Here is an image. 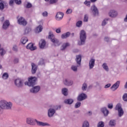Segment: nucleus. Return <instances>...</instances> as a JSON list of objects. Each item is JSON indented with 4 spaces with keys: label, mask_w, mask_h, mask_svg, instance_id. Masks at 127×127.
Masks as SVG:
<instances>
[{
    "label": "nucleus",
    "mask_w": 127,
    "mask_h": 127,
    "mask_svg": "<svg viewBox=\"0 0 127 127\" xmlns=\"http://www.w3.org/2000/svg\"><path fill=\"white\" fill-rule=\"evenodd\" d=\"M36 123L37 126L39 127H50V124L48 123L40 122L32 118H28L26 119V123L27 125H29V126H35V125H36Z\"/></svg>",
    "instance_id": "obj_1"
},
{
    "label": "nucleus",
    "mask_w": 127,
    "mask_h": 127,
    "mask_svg": "<svg viewBox=\"0 0 127 127\" xmlns=\"http://www.w3.org/2000/svg\"><path fill=\"white\" fill-rule=\"evenodd\" d=\"M12 103L5 100L0 101V112L1 110H11Z\"/></svg>",
    "instance_id": "obj_2"
},
{
    "label": "nucleus",
    "mask_w": 127,
    "mask_h": 127,
    "mask_svg": "<svg viewBox=\"0 0 127 127\" xmlns=\"http://www.w3.org/2000/svg\"><path fill=\"white\" fill-rule=\"evenodd\" d=\"M60 109H61V105H52L51 106L48 111V116L49 118H52L56 113V111H58V110H60Z\"/></svg>",
    "instance_id": "obj_3"
},
{
    "label": "nucleus",
    "mask_w": 127,
    "mask_h": 127,
    "mask_svg": "<svg viewBox=\"0 0 127 127\" xmlns=\"http://www.w3.org/2000/svg\"><path fill=\"white\" fill-rule=\"evenodd\" d=\"M80 40L78 42V45H84L86 42V39H87V35H86V32L84 30H82L79 33Z\"/></svg>",
    "instance_id": "obj_4"
},
{
    "label": "nucleus",
    "mask_w": 127,
    "mask_h": 127,
    "mask_svg": "<svg viewBox=\"0 0 127 127\" xmlns=\"http://www.w3.org/2000/svg\"><path fill=\"white\" fill-rule=\"evenodd\" d=\"M49 39H50L54 46H59L60 45L59 40L55 38V36H54L52 32H50L49 33Z\"/></svg>",
    "instance_id": "obj_5"
},
{
    "label": "nucleus",
    "mask_w": 127,
    "mask_h": 127,
    "mask_svg": "<svg viewBox=\"0 0 127 127\" xmlns=\"http://www.w3.org/2000/svg\"><path fill=\"white\" fill-rule=\"evenodd\" d=\"M115 110L116 111H118L119 117L121 118L124 116V110H123V108H122V105L121 104L119 103L117 104L115 107Z\"/></svg>",
    "instance_id": "obj_6"
},
{
    "label": "nucleus",
    "mask_w": 127,
    "mask_h": 127,
    "mask_svg": "<svg viewBox=\"0 0 127 127\" xmlns=\"http://www.w3.org/2000/svg\"><path fill=\"white\" fill-rule=\"evenodd\" d=\"M17 19V22L20 25H23V26H25V25L27 24V22L23 17H18Z\"/></svg>",
    "instance_id": "obj_7"
},
{
    "label": "nucleus",
    "mask_w": 127,
    "mask_h": 127,
    "mask_svg": "<svg viewBox=\"0 0 127 127\" xmlns=\"http://www.w3.org/2000/svg\"><path fill=\"white\" fill-rule=\"evenodd\" d=\"M37 84L36 80H28L27 81L24 82L25 86H28V87H33Z\"/></svg>",
    "instance_id": "obj_8"
},
{
    "label": "nucleus",
    "mask_w": 127,
    "mask_h": 127,
    "mask_svg": "<svg viewBox=\"0 0 127 127\" xmlns=\"http://www.w3.org/2000/svg\"><path fill=\"white\" fill-rule=\"evenodd\" d=\"M40 89L41 88L39 86H33V87L30 89V93L32 94H37V93L40 91Z\"/></svg>",
    "instance_id": "obj_9"
},
{
    "label": "nucleus",
    "mask_w": 127,
    "mask_h": 127,
    "mask_svg": "<svg viewBox=\"0 0 127 127\" xmlns=\"http://www.w3.org/2000/svg\"><path fill=\"white\" fill-rule=\"evenodd\" d=\"M86 99H87V95L83 93L79 94L77 98V100L78 102H82V101H84V100H86Z\"/></svg>",
    "instance_id": "obj_10"
},
{
    "label": "nucleus",
    "mask_w": 127,
    "mask_h": 127,
    "mask_svg": "<svg viewBox=\"0 0 127 127\" xmlns=\"http://www.w3.org/2000/svg\"><path fill=\"white\" fill-rule=\"evenodd\" d=\"M75 62L78 66H81L82 63V56L81 55H78L75 57Z\"/></svg>",
    "instance_id": "obj_11"
},
{
    "label": "nucleus",
    "mask_w": 127,
    "mask_h": 127,
    "mask_svg": "<svg viewBox=\"0 0 127 127\" xmlns=\"http://www.w3.org/2000/svg\"><path fill=\"white\" fill-rule=\"evenodd\" d=\"M91 10L94 16L98 15L99 14L98 8H97V7H96L95 5H93L91 7Z\"/></svg>",
    "instance_id": "obj_12"
},
{
    "label": "nucleus",
    "mask_w": 127,
    "mask_h": 127,
    "mask_svg": "<svg viewBox=\"0 0 127 127\" xmlns=\"http://www.w3.org/2000/svg\"><path fill=\"white\" fill-rule=\"evenodd\" d=\"M109 15L110 17H117L118 16V11L114 9L111 10L109 12Z\"/></svg>",
    "instance_id": "obj_13"
},
{
    "label": "nucleus",
    "mask_w": 127,
    "mask_h": 127,
    "mask_svg": "<svg viewBox=\"0 0 127 127\" xmlns=\"http://www.w3.org/2000/svg\"><path fill=\"white\" fill-rule=\"evenodd\" d=\"M14 83L16 87L18 88H20L23 86V81L21 80H15Z\"/></svg>",
    "instance_id": "obj_14"
},
{
    "label": "nucleus",
    "mask_w": 127,
    "mask_h": 127,
    "mask_svg": "<svg viewBox=\"0 0 127 127\" xmlns=\"http://www.w3.org/2000/svg\"><path fill=\"white\" fill-rule=\"evenodd\" d=\"M95 59H91L89 62V68L90 70H92L95 67Z\"/></svg>",
    "instance_id": "obj_15"
},
{
    "label": "nucleus",
    "mask_w": 127,
    "mask_h": 127,
    "mask_svg": "<svg viewBox=\"0 0 127 127\" xmlns=\"http://www.w3.org/2000/svg\"><path fill=\"white\" fill-rule=\"evenodd\" d=\"M70 46V44L68 42L64 43L61 47V51H65L67 49V47Z\"/></svg>",
    "instance_id": "obj_16"
},
{
    "label": "nucleus",
    "mask_w": 127,
    "mask_h": 127,
    "mask_svg": "<svg viewBox=\"0 0 127 127\" xmlns=\"http://www.w3.org/2000/svg\"><path fill=\"white\" fill-rule=\"evenodd\" d=\"M9 25H10V23L9 22V20H6L3 23L2 25V29L5 30H6L7 28H8Z\"/></svg>",
    "instance_id": "obj_17"
},
{
    "label": "nucleus",
    "mask_w": 127,
    "mask_h": 127,
    "mask_svg": "<svg viewBox=\"0 0 127 127\" xmlns=\"http://www.w3.org/2000/svg\"><path fill=\"white\" fill-rule=\"evenodd\" d=\"M120 81H117L111 87V90L112 91H116L120 87Z\"/></svg>",
    "instance_id": "obj_18"
},
{
    "label": "nucleus",
    "mask_w": 127,
    "mask_h": 127,
    "mask_svg": "<svg viewBox=\"0 0 127 127\" xmlns=\"http://www.w3.org/2000/svg\"><path fill=\"white\" fill-rule=\"evenodd\" d=\"M101 112L103 114L104 117H108L109 115V110L106 107H103L101 109Z\"/></svg>",
    "instance_id": "obj_19"
},
{
    "label": "nucleus",
    "mask_w": 127,
    "mask_h": 127,
    "mask_svg": "<svg viewBox=\"0 0 127 127\" xmlns=\"http://www.w3.org/2000/svg\"><path fill=\"white\" fill-rule=\"evenodd\" d=\"M64 16V13H63L62 12H59L57 13L56 15V19L57 20H61L62 18H63V17Z\"/></svg>",
    "instance_id": "obj_20"
},
{
    "label": "nucleus",
    "mask_w": 127,
    "mask_h": 127,
    "mask_svg": "<svg viewBox=\"0 0 127 127\" xmlns=\"http://www.w3.org/2000/svg\"><path fill=\"white\" fill-rule=\"evenodd\" d=\"M26 48H27V49H29L30 50L33 51V50H35V49H36V47L34 46L33 45V44L29 43L26 46Z\"/></svg>",
    "instance_id": "obj_21"
},
{
    "label": "nucleus",
    "mask_w": 127,
    "mask_h": 127,
    "mask_svg": "<svg viewBox=\"0 0 127 127\" xmlns=\"http://www.w3.org/2000/svg\"><path fill=\"white\" fill-rule=\"evenodd\" d=\"M39 47L41 49H43L44 47H45V45H46V42L44 40H41L39 42Z\"/></svg>",
    "instance_id": "obj_22"
},
{
    "label": "nucleus",
    "mask_w": 127,
    "mask_h": 127,
    "mask_svg": "<svg viewBox=\"0 0 127 127\" xmlns=\"http://www.w3.org/2000/svg\"><path fill=\"white\" fill-rule=\"evenodd\" d=\"M32 74H35L36 73V70H37V65L34 63H32Z\"/></svg>",
    "instance_id": "obj_23"
},
{
    "label": "nucleus",
    "mask_w": 127,
    "mask_h": 127,
    "mask_svg": "<svg viewBox=\"0 0 127 127\" xmlns=\"http://www.w3.org/2000/svg\"><path fill=\"white\" fill-rule=\"evenodd\" d=\"M116 125H117V121L114 119L110 120L109 122V127H115Z\"/></svg>",
    "instance_id": "obj_24"
},
{
    "label": "nucleus",
    "mask_w": 127,
    "mask_h": 127,
    "mask_svg": "<svg viewBox=\"0 0 127 127\" xmlns=\"http://www.w3.org/2000/svg\"><path fill=\"white\" fill-rule=\"evenodd\" d=\"M64 85H66V86H71V85H73V81L71 80H64Z\"/></svg>",
    "instance_id": "obj_25"
},
{
    "label": "nucleus",
    "mask_w": 127,
    "mask_h": 127,
    "mask_svg": "<svg viewBox=\"0 0 127 127\" xmlns=\"http://www.w3.org/2000/svg\"><path fill=\"white\" fill-rule=\"evenodd\" d=\"M78 67H80V66H78V64L77 65L73 64L71 66L70 69L73 72H77L78 71Z\"/></svg>",
    "instance_id": "obj_26"
},
{
    "label": "nucleus",
    "mask_w": 127,
    "mask_h": 127,
    "mask_svg": "<svg viewBox=\"0 0 127 127\" xmlns=\"http://www.w3.org/2000/svg\"><path fill=\"white\" fill-rule=\"evenodd\" d=\"M70 32H67L65 33H64L61 36V38L62 39H66V38H67V37H69V36H70Z\"/></svg>",
    "instance_id": "obj_27"
},
{
    "label": "nucleus",
    "mask_w": 127,
    "mask_h": 127,
    "mask_svg": "<svg viewBox=\"0 0 127 127\" xmlns=\"http://www.w3.org/2000/svg\"><path fill=\"white\" fill-rule=\"evenodd\" d=\"M42 29H43V27H42V25H40L36 27L35 29V32L36 33H39V32H41V31H42Z\"/></svg>",
    "instance_id": "obj_28"
},
{
    "label": "nucleus",
    "mask_w": 127,
    "mask_h": 127,
    "mask_svg": "<svg viewBox=\"0 0 127 127\" xmlns=\"http://www.w3.org/2000/svg\"><path fill=\"white\" fill-rule=\"evenodd\" d=\"M73 102H74V100H73V99H65L64 101V104H67L68 105H71L73 104Z\"/></svg>",
    "instance_id": "obj_29"
},
{
    "label": "nucleus",
    "mask_w": 127,
    "mask_h": 127,
    "mask_svg": "<svg viewBox=\"0 0 127 127\" xmlns=\"http://www.w3.org/2000/svg\"><path fill=\"white\" fill-rule=\"evenodd\" d=\"M28 41V39L26 37H23L21 38L20 42L22 44H25Z\"/></svg>",
    "instance_id": "obj_30"
},
{
    "label": "nucleus",
    "mask_w": 127,
    "mask_h": 127,
    "mask_svg": "<svg viewBox=\"0 0 127 127\" xmlns=\"http://www.w3.org/2000/svg\"><path fill=\"white\" fill-rule=\"evenodd\" d=\"M102 67L106 72H109V66H108V64L107 63H103L102 64Z\"/></svg>",
    "instance_id": "obj_31"
},
{
    "label": "nucleus",
    "mask_w": 127,
    "mask_h": 127,
    "mask_svg": "<svg viewBox=\"0 0 127 127\" xmlns=\"http://www.w3.org/2000/svg\"><path fill=\"white\" fill-rule=\"evenodd\" d=\"M12 50L14 52H18V46L16 44H14L12 46Z\"/></svg>",
    "instance_id": "obj_32"
},
{
    "label": "nucleus",
    "mask_w": 127,
    "mask_h": 127,
    "mask_svg": "<svg viewBox=\"0 0 127 127\" xmlns=\"http://www.w3.org/2000/svg\"><path fill=\"white\" fill-rule=\"evenodd\" d=\"M82 127H90V123L88 121H85L82 123Z\"/></svg>",
    "instance_id": "obj_33"
},
{
    "label": "nucleus",
    "mask_w": 127,
    "mask_h": 127,
    "mask_svg": "<svg viewBox=\"0 0 127 127\" xmlns=\"http://www.w3.org/2000/svg\"><path fill=\"white\" fill-rule=\"evenodd\" d=\"M62 92V94H63L64 96H67L68 95V89H67L66 88H63Z\"/></svg>",
    "instance_id": "obj_34"
},
{
    "label": "nucleus",
    "mask_w": 127,
    "mask_h": 127,
    "mask_svg": "<svg viewBox=\"0 0 127 127\" xmlns=\"http://www.w3.org/2000/svg\"><path fill=\"white\" fill-rule=\"evenodd\" d=\"M31 31V28L30 27H26L24 30V34H28Z\"/></svg>",
    "instance_id": "obj_35"
},
{
    "label": "nucleus",
    "mask_w": 127,
    "mask_h": 127,
    "mask_svg": "<svg viewBox=\"0 0 127 127\" xmlns=\"http://www.w3.org/2000/svg\"><path fill=\"white\" fill-rule=\"evenodd\" d=\"M82 24H83V21L79 20L76 22V26L77 27H81Z\"/></svg>",
    "instance_id": "obj_36"
},
{
    "label": "nucleus",
    "mask_w": 127,
    "mask_h": 127,
    "mask_svg": "<svg viewBox=\"0 0 127 127\" xmlns=\"http://www.w3.org/2000/svg\"><path fill=\"white\" fill-rule=\"evenodd\" d=\"M5 53H6V51H5L3 48L0 49V55L1 56H3Z\"/></svg>",
    "instance_id": "obj_37"
},
{
    "label": "nucleus",
    "mask_w": 127,
    "mask_h": 127,
    "mask_svg": "<svg viewBox=\"0 0 127 127\" xmlns=\"http://www.w3.org/2000/svg\"><path fill=\"white\" fill-rule=\"evenodd\" d=\"M105 123L103 121L99 122L97 124V127H104Z\"/></svg>",
    "instance_id": "obj_38"
},
{
    "label": "nucleus",
    "mask_w": 127,
    "mask_h": 127,
    "mask_svg": "<svg viewBox=\"0 0 127 127\" xmlns=\"http://www.w3.org/2000/svg\"><path fill=\"white\" fill-rule=\"evenodd\" d=\"M109 20V18H105L103 20V21L102 22V26H105L106 24L108 23V21Z\"/></svg>",
    "instance_id": "obj_39"
},
{
    "label": "nucleus",
    "mask_w": 127,
    "mask_h": 127,
    "mask_svg": "<svg viewBox=\"0 0 127 127\" xmlns=\"http://www.w3.org/2000/svg\"><path fill=\"white\" fill-rule=\"evenodd\" d=\"M87 88H88L87 84L85 83H83L82 87V91H86V90H87Z\"/></svg>",
    "instance_id": "obj_40"
},
{
    "label": "nucleus",
    "mask_w": 127,
    "mask_h": 127,
    "mask_svg": "<svg viewBox=\"0 0 127 127\" xmlns=\"http://www.w3.org/2000/svg\"><path fill=\"white\" fill-rule=\"evenodd\" d=\"M4 8V2L2 1L0 3V9L1 10H3Z\"/></svg>",
    "instance_id": "obj_41"
},
{
    "label": "nucleus",
    "mask_w": 127,
    "mask_h": 127,
    "mask_svg": "<svg viewBox=\"0 0 127 127\" xmlns=\"http://www.w3.org/2000/svg\"><path fill=\"white\" fill-rule=\"evenodd\" d=\"M84 4L86 5V6H88L89 7H90V6H91V1H88V0H85L84 2Z\"/></svg>",
    "instance_id": "obj_42"
},
{
    "label": "nucleus",
    "mask_w": 127,
    "mask_h": 127,
    "mask_svg": "<svg viewBox=\"0 0 127 127\" xmlns=\"http://www.w3.org/2000/svg\"><path fill=\"white\" fill-rule=\"evenodd\" d=\"M2 77L3 79H7V78H8V73H7V72H4L2 74Z\"/></svg>",
    "instance_id": "obj_43"
},
{
    "label": "nucleus",
    "mask_w": 127,
    "mask_h": 127,
    "mask_svg": "<svg viewBox=\"0 0 127 127\" xmlns=\"http://www.w3.org/2000/svg\"><path fill=\"white\" fill-rule=\"evenodd\" d=\"M123 100L124 102H127V93H125L123 96Z\"/></svg>",
    "instance_id": "obj_44"
},
{
    "label": "nucleus",
    "mask_w": 127,
    "mask_h": 127,
    "mask_svg": "<svg viewBox=\"0 0 127 127\" xmlns=\"http://www.w3.org/2000/svg\"><path fill=\"white\" fill-rule=\"evenodd\" d=\"M88 19L89 16L88 15H85L83 19V21H84V22H88Z\"/></svg>",
    "instance_id": "obj_45"
},
{
    "label": "nucleus",
    "mask_w": 127,
    "mask_h": 127,
    "mask_svg": "<svg viewBox=\"0 0 127 127\" xmlns=\"http://www.w3.org/2000/svg\"><path fill=\"white\" fill-rule=\"evenodd\" d=\"M75 109H78V108H80L81 107V102H77L75 105Z\"/></svg>",
    "instance_id": "obj_46"
},
{
    "label": "nucleus",
    "mask_w": 127,
    "mask_h": 127,
    "mask_svg": "<svg viewBox=\"0 0 127 127\" xmlns=\"http://www.w3.org/2000/svg\"><path fill=\"white\" fill-rule=\"evenodd\" d=\"M42 15L44 17H47L48 16V12H47V11H45L42 13Z\"/></svg>",
    "instance_id": "obj_47"
},
{
    "label": "nucleus",
    "mask_w": 127,
    "mask_h": 127,
    "mask_svg": "<svg viewBox=\"0 0 127 127\" xmlns=\"http://www.w3.org/2000/svg\"><path fill=\"white\" fill-rule=\"evenodd\" d=\"M28 80H37V78L35 76H30L28 78Z\"/></svg>",
    "instance_id": "obj_48"
},
{
    "label": "nucleus",
    "mask_w": 127,
    "mask_h": 127,
    "mask_svg": "<svg viewBox=\"0 0 127 127\" xmlns=\"http://www.w3.org/2000/svg\"><path fill=\"white\" fill-rule=\"evenodd\" d=\"M72 9H67L66 11V14H70V13H72Z\"/></svg>",
    "instance_id": "obj_49"
},
{
    "label": "nucleus",
    "mask_w": 127,
    "mask_h": 127,
    "mask_svg": "<svg viewBox=\"0 0 127 127\" xmlns=\"http://www.w3.org/2000/svg\"><path fill=\"white\" fill-rule=\"evenodd\" d=\"M16 4H20L21 3V0H14Z\"/></svg>",
    "instance_id": "obj_50"
},
{
    "label": "nucleus",
    "mask_w": 127,
    "mask_h": 127,
    "mask_svg": "<svg viewBox=\"0 0 127 127\" xmlns=\"http://www.w3.org/2000/svg\"><path fill=\"white\" fill-rule=\"evenodd\" d=\"M39 65H44V60L42 59L41 60L39 63Z\"/></svg>",
    "instance_id": "obj_51"
},
{
    "label": "nucleus",
    "mask_w": 127,
    "mask_h": 127,
    "mask_svg": "<svg viewBox=\"0 0 127 127\" xmlns=\"http://www.w3.org/2000/svg\"><path fill=\"white\" fill-rule=\"evenodd\" d=\"M56 32L57 33H61V28H58L57 29Z\"/></svg>",
    "instance_id": "obj_52"
},
{
    "label": "nucleus",
    "mask_w": 127,
    "mask_h": 127,
    "mask_svg": "<svg viewBox=\"0 0 127 127\" xmlns=\"http://www.w3.org/2000/svg\"><path fill=\"white\" fill-rule=\"evenodd\" d=\"M110 87H111V83H108L105 86L104 88L108 89V88H110Z\"/></svg>",
    "instance_id": "obj_53"
},
{
    "label": "nucleus",
    "mask_w": 127,
    "mask_h": 127,
    "mask_svg": "<svg viewBox=\"0 0 127 127\" xmlns=\"http://www.w3.org/2000/svg\"><path fill=\"white\" fill-rule=\"evenodd\" d=\"M31 6H32V5L31 4V3H27V5H26V7H27V8H29L31 7Z\"/></svg>",
    "instance_id": "obj_54"
},
{
    "label": "nucleus",
    "mask_w": 127,
    "mask_h": 127,
    "mask_svg": "<svg viewBox=\"0 0 127 127\" xmlns=\"http://www.w3.org/2000/svg\"><path fill=\"white\" fill-rule=\"evenodd\" d=\"M14 1V0H10L9 2V5H12L13 4Z\"/></svg>",
    "instance_id": "obj_55"
},
{
    "label": "nucleus",
    "mask_w": 127,
    "mask_h": 127,
    "mask_svg": "<svg viewBox=\"0 0 127 127\" xmlns=\"http://www.w3.org/2000/svg\"><path fill=\"white\" fill-rule=\"evenodd\" d=\"M113 104H108V109H113Z\"/></svg>",
    "instance_id": "obj_56"
},
{
    "label": "nucleus",
    "mask_w": 127,
    "mask_h": 127,
    "mask_svg": "<svg viewBox=\"0 0 127 127\" xmlns=\"http://www.w3.org/2000/svg\"><path fill=\"white\" fill-rule=\"evenodd\" d=\"M58 0H50V3H55V2H57Z\"/></svg>",
    "instance_id": "obj_57"
},
{
    "label": "nucleus",
    "mask_w": 127,
    "mask_h": 127,
    "mask_svg": "<svg viewBox=\"0 0 127 127\" xmlns=\"http://www.w3.org/2000/svg\"><path fill=\"white\" fill-rule=\"evenodd\" d=\"M18 62H19V60H18V59H15L14 60V63L16 64L17 63H18Z\"/></svg>",
    "instance_id": "obj_58"
},
{
    "label": "nucleus",
    "mask_w": 127,
    "mask_h": 127,
    "mask_svg": "<svg viewBox=\"0 0 127 127\" xmlns=\"http://www.w3.org/2000/svg\"><path fill=\"white\" fill-rule=\"evenodd\" d=\"M104 40L105 41H106L107 42H108L110 40V38L108 37H105L104 38Z\"/></svg>",
    "instance_id": "obj_59"
},
{
    "label": "nucleus",
    "mask_w": 127,
    "mask_h": 127,
    "mask_svg": "<svg viewBox=\"0 0 127 127\" xmlns=\"http://www.w3.org/2000/svg\"><path fill=\"white\" fill-rule=\"evenodd\" d=\"M87 116H92V111H89L87 113Z\"/></svg>",
    "instance_id": "obj_60"
},
{
    "label": "nucleus",
    "mask_w": 127,
    "mask_h": 127,
    "mask_svg": "<svg viewBox=\"0 0 127 127\" xmlns=\"http://www.w3.org/2000/svg\"><path fill=\"white\" fill-rule=\"evenodd\" d=\"M39 23H40V24H43V20H40Z\"/></svg>",
    "instance_id": "obj_61"
},
{
    "label": "nucleus",
    "mask_w": 127,
    "mask_h": 127,
    "mask_svg": "<svg viewBox=\"0 0 127 127\" xmlns=\"http://www.w3.org/2000/svg\"><path fill=\"white\" fill-rule=\"evenodd\" d=\"M124 21H125V22H127V14L126 15V16L124 19Z\"/></svg>",
    "instance_id": "obj_62"
},
{
    "label": "nucleus",
    "mask_w": 127,
    "mask_h": 127,
    "mask_svg": "<svg viewBox=\"0 0 127 127\" xmlns=\"http://www.w3.org/2000/svg\"><path fill=\"white\" fill-rule=\"evenodd\" d=\"M90 1L91 2H96V1H97V0H90Z\"/></svg>",
    "instance_id": "obj_63"
},
{
    "label": "nucleus",
    "mask_w": 127,
    "mask_h": 127,
    "mask_svg": "<svg viewBox=\"0 0 127 127\" xmlns=\"http://www.w3.org/2000/svg\"><path fill=\"white\" fill-rule=\"evenodd\" d=\"M1 68H2V65H1V64H0V69H1Z\"/></svg>",
    "instance_id": "obj_64"
}]
</instances>
